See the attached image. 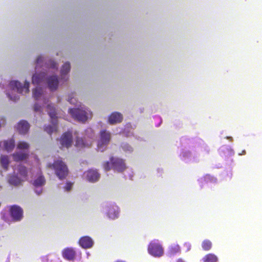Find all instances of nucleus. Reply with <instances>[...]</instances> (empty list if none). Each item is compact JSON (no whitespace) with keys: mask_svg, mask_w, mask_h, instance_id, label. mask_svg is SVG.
<instances>
[{"mask_svg":"<svg viewBox=\"0 0 262 262\" xmlns=\"http://www.w3.org/2000/svg\"><path fill=\"white\" fill-rule=\"evenodd\" d=\"M33 97L36 100H39L43 95V91L40 88H36L33 90Z\"/></svg>","mask_w":262,"mask_h":262,"instance_id":"nucleus-22","label":"nucleus"},{"mask_svg":"<svg viewBox=\"0 0 262 262\" xmlns=\"http://www.w3.org/2000/svg\"><path fill=\"white\" fill-rule=\"evenodd\" d=\"M72 185H73V184L71 183H69V182L67 183V184L64 187L65 190L67 191H70L72 188Z\"/></svg>","mask_w":262,"mask_h":262,"instance_id":"nucleus-33","label":"nucleus"},{"mask_svg":"<svg viewBox=\"0 0 262 262\" xmlns=\"http://www.w3.org/2000/svg\"><path fill=\"white\" fill-rule=\"evenodd\" d=\"M44 262H61L59 256L56 254H49L43 258Z\"/></svg>","mask_w":262,"mask_h":262,"instance_id":"nucleus-18","label":"nucleus"},{"mask_svg":"<svg viewBox=\"0 0 262 262\" xmlns=\"http://www.w3.org/2000/svg\"><path fill=\"white\" fill-rule=\"evenodd\" d=\"M19 174L23 178H26L27 176V168L22 165H20L18 167Z\"/></svg>","mask_w":262,"mask_h":262,"instance_id":"nucleus-29","label":"nucleus"},{"mask_svg":"<svg viewBox=\"0 0 262 262\" xmlns=\"http://www.w3.org/2000/svg\"><path fill=\"white\" fill-rule=\"evenodd\" d=\"M69 113L72 117L79 121L85 122L88 119L87 113L79 108H70Z\"/></svg>","mask_w":262,"mask_h":262,"instance_id":"nucleus-6","label":"nucleus"},{"mask_svg":"<svg viewBox=\"0 0 262 262\" xmlns=\"http://www.w3.org/2000/svg\"><path fill=\"white\" fill-rule=\"evenodd\" d=\"M103 168L105 169V170H106V171H108V170H111V167L110 163L108 161L105 162L103 164Z\"/></svg>","mask_w":262,"mask_h":262,"instance_id":"nucleus-32","label":"nucleus"},{"mask_svg":"<svg viewBox=\"0 0 262 262\" xmlns=\"http://www.w3.org/2000/svg\"><path fill=\"white\" fill-rule=\"evenodd\" d=\"M71 66L69 62H67L63 64L61 69V76L62 77L66 75L70 71Z\"/></svg>","mask_w":262,"mask_h":262,"instance_id":"nucleus-24","label":"nucleus"},{"mask_svg":"<svg viewBox=\"0 0 262 262\" xmlns=\"http://www.w3.org/2000/svg\"><path fill=\"white\" fill-rule=\"evenodd\" d=\"M123 120L122 115L119 112L112 113L108 117V123L110 124H115L121 123Z\"/></svg>","mask_w":262,"mask_h":262,"instance_id":"nucleus-15","label":"nucleus"},{"mask_svg":"<svg viewBox=\"0 0 262 262\" xmlns=\"http://www.w3.org/2000/svg\"><path fill=\"white\" fill-rule=\"evenodd\" d=\"M111 140V133L106 130L100 132V139L98 142L97 147L99 150L103 151L106 147Z\"/></svg>","mask_w":262,"mask_h":262,"instance_id":"nucleus-3","label":"nucleus"},{"mask_svg":"<svg viewBox=\"0 0 262 262\" xmlns=\"http://www.w3.org/2000/svg\"><path fill=\"white\" fill-rule=\"evenodd\" d=\"M177 262H184V261L181 258H179L177 260Z\"/></svg>","mask_w":262,"mask_h":262,"instance_id":"nucleus-39","label":"nucleus"},{"mask_svg":"<svg viewBox=\"0 0 262 262\" xmlns=\"http://www.w3.org/2000/svg\"><path fill=\"white\" fill-rule=\"evenodd\" d=\"M28 156L27 154L17 152L13 155V157L14 161L18 162L25 160Z\"/></svg>","mask_w":262,"mask_h":262,"instance_id":"nucleus-21","label":"nucleus"},{"mask_svg":"<svg viewBox=\"0 0 262 262\" xmlns=\"http://www.w3.org/2000/svg\"><path fill=\"white\" fill-rule=\"evenodd\" d=\"M30 128V125L25 120L20 121L17 126L16 129L20 134L25 135L28 133Z\"/></svg>","mask_w":262,"mask_h":262,"instance_id":"nucleus-12","label":"nucleus"},{"mask_svg":"<svg viewBox=\"0 0 262 262\" xmlns=\"http://www.w3.org/2000/svg\"><path fill=\"white\" fill-rule=\"evenodd\" d=\"M47 83L49 89L51 91L56 90L59 83L57 76L53 75L49 77L47 79Z\"/></svg>","mask_w":262,"mask_h":262,"instance_id":"nucleus-13","label":"nucleus"},{"mask_svg":"<svg viewBox=\"0 0 262 262\" xmlns=\"http://www.w3.org/2000/svg\"><path fill=\"white\" fill-rule=\"evenodd\" d=\"M43 61V58L41 56H39L36 60V66H38L39 65L40 63H41Z\"/></svg>","mask_w":262,"mask_h":262,"instance_id":"nucleus-34","label":"nucleus"},{"mask_svg":"<svg viewBox=\"0 0 262 262\" xmlns=\"http://www.w3.org/2000/svg\"><path fill=\"white\" fill-rule=\"evenodd\" d=\"M4 146L5 149L8 151H11L15 147V141L13 139H10L4 141Z\"/></svg>","mask_w":262,"mask_h":262,"instance_id":"nucleus-19","label":"nucleus"},{"mask_svg":"<svg viewBox=\"0 0 262 262\" xmlns=\"http://www.w3.org/2000/svg\"><path fill=\"white\" fill-rule=\"evenodd\" d=\"M9 163L8 158L7 156H1V165L6 170L8 169Z\"/></svg>","mask_w":262,"mask_h":262,"instance_id":"nucleus-28","label":"nucleus"},{"mask_svg":"<svg viewBox=\"0 0 262 262\" xmlns=\"http://www.w3.org/2000/svg\"><path fill=\"white\" fill-rule=\"evenodd\" d=\"M48 114L50 116L52 125H49L45 127L44 130L49 134H51L57 130V117L55 107L52 104L47 105Z\"/></svg>","mask_w":262,"mask_h":262,"instance_id":"nucleus-2","label":"nucleus"},{"mask_svg":"<svg viewBox=\"0 0 262 262\" xmlns=\"http://www.w3.org/2000/svg\"><path fill=\"white\" fill-rule=\"evenodd\" d=\"M86 177L89 181L94 182L98 180L99 174L97 171L90 170L87 172Z\"/></svg>","mask_w":262,"mask_h":262,"instance_id":"nucleus-17","label":"nucleus"},{"mask_svg":"<svg viewBox=\"0 0 262 262\" xmlns=\"http://www.w3.org/2000/svg\"><path fill=\"white\" fill-rule=\"evenodd\" d=\"M118 214V212H115L114 215H112L111 214V213L110 212V211L108 212V216H109V217H112V218H115V217H117Z\"/></svg>","mask_w":262,"mask_h":262,"instance_id":"nucleus-37","label":"nucleus"},{"mask_svg":"<svg viewBox=\"0 0 262 262\" xmlns=\"http://www.w3.org/2000/svg\"><path fill=\"white\" fill-rule=\"evenodd\" d=\"M110 162L113 169L118 172H122L126 168L124 160L121 159L112 157Z\"/></svg>","mask_w":262,"mask_h":262,"instance_id":"nucleus-8","label":"nucleus"},{"mask_svg":"<svg viewBox=\"0 0 262 262\" xmlns=\"http://www.w3.org/2000/svg\"><path fill=\"white\" fill-rule=\"evenodd\" d=\"M148 251L150 254L155 257H161L164 253L161 245L155 241L149 243Z\"/></svg>","mask_w":262,"mask_h":262,"instance_id":"nucleus-4","label":"nucleus"},{"mask_svg":"<svg viewBox=\"0 0 262 262\" xmlns=\"http://www.w3.org/2000/svg\"><path fill=\"white\" fill-rule=\"evenodd\" d=\"M181 249L180 246L177 244L171 245L168 250V254L171 256L176 255V254L180 253Z\"/></svg>","mask_w":262,"mask_h":262,"instance_id":"nucleus-20","label":"nucleus"},{"mask_svg":"<svg viewBox=\"0 0 262 262\" xmlns=\"http://www.w3.org/2000/svg\"><path fill=\"white\" fill-rule=\"evenodd\" d=\"M9 213L14 222H19L23 217V210L17 205H12L10 207Z\"/></svg>","mask_w":262,"mask_h":262,"instance_id":"nucleus-7","label":"nucleus"},{"mask_svg":"<svg viewBox=\"0 0 262 262\" xmlns=\"http://www.w3.org/2000/svg\"><path fill=\"white\" fill-rule=\"evenodd\" d=\"M62 257L69 261H74L76 257V251L74 248L68 247L63 249L62 251Z\"/></svg>","mask_w":262,"mask_h":262,"instance_id":"nucleus-10","label":"nucleus"},{"mask_svg":"<svg viewBox=\"0 0 262 262\" xmlns=\"http://www.w3.org/2000/svg\"><path fill=\"white\" fill-rule=\"evenodd\" d=\"M9 97H10V99H11V100H13L14 101H16L17 100H18L19 99V97H17V96H15L13 98L10 96V95H9Z\"/></svg>","mask_w":262,"mask_h":262,"instance_id":"nucleus-38","label":"nucleus"},{"mask_svg":"<svg viewBox=\"0 0 262 262\" xmlns=\"http://www.w3.org/2000/svg\"><path fill=\"white\" fill-rule=\"evenodd\" d=\"M68 101L71 104H75L76 100L74 97H71L69 99Z\"/></svg>","mask_w":262,"mask_h":262,"instance_id":"nucleus-36","label":"nucleus"},{"mask_svg":"<svg viewBox=\"0 0 262 262\" xmlns=\"http://www.w3.org/2000/svg\"><path fill=\"white\" fill-rule=\"evenodd\" d=\"M29 147V144L25 142H19L17 145V148L19 149H28Z\"/></svg>","mask_w":262,"mask_h":262,"instance_id":"nucleus-30","label":"nucleus"},{"mask_svg":"<svg viewBox=\"0 0 262 262\" xmlns=\"http://www.w3.org/2000/svg\"><path fill=\"white\" fill-rule=\"evenodd\" d=\"M128 149H127V150H129V151H132V148L130 146H128Z\"/></svg>","mask_w":262,"mask_h":262,"instance_id":"nucleus-40","label":"nucleus"},{"mask_svg":"<svg viewBox=\"0 0 262 262\" xmlns=\"http://www.w3.org/2000/svg\"><path fill=\"white\" fill-rule=\"evenodd\" d=\"M202 247L205 251H208L210 250L212 247V243L209 240H204L202 242Z\"/></svg>","mask_w":262,"mask_h":262,"instance_id":"nucleus-27","label":"nucleus"},{"mask_svg":"<svg viewBox=\"0 0 262 262\" xmlns=\"http://www.w3.org/2000/svg\"><path fill=\"white\" fill-rule=\"evenodd\" d=\"M22 181L16 176H11L9 179L10 184L16 186L20 184Z\"/></svg>","mask_w":262,"mask_h":262,"instance_id":"nucleus-25","label":"nucleus"},{"mask_svg":"<svg viewBox=\"0 0 262 262\" xmlns=\"http://www.w3.org/2000/svg\"><path fill=\"white\" fill-rule=\"evenodd\" d=\"M60 142L62 147L67 148L71 147L72 143V133L69 132L63 133L60 138Z\"/></svg>","mask_w":262,"mask_h":262,"instance_id":"nucleus-9","label":"nucleus"},{"mask_svg":"<svg viewBox=\"0 0 262 262\" xmlns=\"http://www.w3.org/2000/svg\"><path fill=\"white\" fill-rule=\"evenodd\" d=\"M46 74L44 72L40 73H36L32 76V83L34 84H38L41 83L45 78Z\"/></svg>","mask_w":262,"mask_h":262,"instance_id":"nucleus-16","label":"nucleus"},{"mask_svg":"<svg viewBox=\"0 0 262 262\" xmlns=\"http://www.w3.org/2000/svg\"><path fill=\"white\" fill-rule=\"evenodd\" d=\"M9 85L13 90H16L19 93H28L29 92V82L25 81L24 85L18 81H11Z\"/></svg>","mask_w":262,"mask_h":262,"instance_id":"nucleus-5","label":"nucleus"},{"mask_svg":"<svg viewBox=\"0 0 262 262\" xmlns=\"http://www.w3.org/2000/svg\"><path fill=\"white\" fill-rule=\"evenodd\" d=\"M41 106L37 103H35L34 106V110L35 112H38L40 110Z\"/></svg>","mask_w":262,"mask_h":262,"instance_id":"nucleus-35","label":"nucleus"},{"mask_svg":"<svg viewBox=\"0 0 262 262\" xmlns=\"http://www.w3.org/2000/svg\"><path fill=\"white\" fill-rule=\"evenodd\" d=\"M45 182L46 181L43 176H40L35 180H34L33 185L35 187L41 186L45 184Z\"/></svg>","mask_w":262,"mask_h":262,"instance_id":"nucleus-26","label":"nucleus"},{"mask_svg":"<svg viewBox=\"0 0 262 262\" xmlns=\"http://www.w3.org/2000/svg\"><path fill=\"white\" fill-rule=\"evenodd\" d=\"M218 258L214 254L209 253L206 255L203 258L204 262H217Z\"/></svg>","mask_w":262,"mask_h":262,"instance_id":"nucleus-23","label":"nucleus"},{"mask_svg":"<svg viewBox=\"0 0 262 262\" xmlns=\"http://www.w3.org/2000/svg\"><path fill=\"white\" fill-rule=\"evenodd\" d=\"M93 143L92 139L86 140L85 138H77L76 141L75 146L77 148H82L90 147Z\"/></svg>","mask_w":262,"mask_h":262,"instance_id":"nucleus-14","label":"nucleus"},{"mask_svg":"<svg viewBox=\"0 0 262 262\" xmlns=\"http://www.w3.org/2000/svg\"><path fill=\"white\" fill-rule=\"evenodd\" d=\"M47 166L54 169L55 174L60 180L65 179L68 174L69 171L67 166L61 160H56L53 164L49 163Z\"/></svg>","mask_w":262,"mask_h":262,"instance_id":"nucleus-1","label":"nucleus"},{"mask_svg":"<svg viewBox=\"0 0 262 262\" xmlns=\"http://www.w3.org/2000/svg\"><path fill=\"white\" fill-rule=\"evenodd\" d=\"M48 66L52 69H57V63L53 60H50Z\"/></svg>","mask_w":262,"mask_h":262,"instance_id":"nucleus-31","label":"nucleus"},{"mask_svg":"<svg viewBox=\"0 0 262 262\" xmlns=\"http://www.w3.org/2000/svg\"><path fill=\"white\" fill-rule=\"evenodd\" d=\"M79 245L84 249H89L92 247L94 241L91 237L88 236L81 237L79 240Z\"/></svg>","mask_w":262,"mask_h":262,"instance_id":"nucleus-11","label":"nucleus"}]
</instances>
